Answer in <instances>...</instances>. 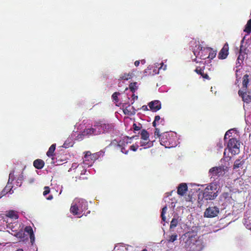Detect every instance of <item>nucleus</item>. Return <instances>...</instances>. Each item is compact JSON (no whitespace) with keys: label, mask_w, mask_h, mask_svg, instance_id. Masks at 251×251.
<instances>
[{"label":"nucleus","mask_w":251,"mask_h":251,"mask_svg":"<svg viewBox=\"0 0 251 251\" xmlns=\"http://www.w3.org/2000/svg\"><path fill=\"white\" fill-rule=\"evenodd\" d=\"M217 196V193L212 192V187H206L203 193V197L206 200H213Z\"/></svg>","instance_id":"nucleus-9"},{"label":"nucleus","mask_w":251,"mask_h":251,"mask_svg":"<svg viewBox=\"0 0 251 251\" xmlns=\"http://www.w3.org/2000/svg\"><path fill=\"white\" fill-rule=\"evenodd\" d=\"M114 142L117 143V147L119 149H121L122 147H125L127 145V142L124 140H121L119 142H117L116 140H114L113 143H114Z\"/></svg>","instance_id":"nucleus-24"},{"label":"nucleus","mask_w":251,"mask_h":251,"mask_svg":"<svg viewBox=\"0 0 251 251\" xmlns=\"http://www.w3.org/2000/svg\"><path fill=\"white\" fill-rule=\"evenodd\" d=\"M24 179V175L22 173L19 176L17 177L16 180V185L19 186H21L22 183V181Z\"/></svg>","instance_id":"nucleus-28"},{"label":"nucleus","mask_w":251,"mask_h":251,"mask_svg":"<svg viewBox=\"0 0 251 251\" xmlns=\"http://www.w3.org/2000/svg\"><path fill=\"white\" fill-rule=\"evenodd\" d=\"M133 128L135 131H138L141 129V126L140 125H139V126H137L136 124L134 123L133 125Z\"/></svg>","instance_id":"nucleus-41"},{"label":"nucleus","mask_w":251,"mask_h":251,"mask_svg":"<svg viewBox=\"0 0 251 251\" xmlns=\"http://www.w3.org/2000/svg\"><path fill=\"white\" fill-rule=\"evenodd\" d=\"M217 89L216 88L215 86H212L211 88V91L212 92V93L214 94V95L215 96L217 95Z\"/></svg>","instance_id":"nucleus-44"},{"label":"nucleus","mask_w":251,"mask_h":251,"mask_svg":"<svg viewBox=\"0 0 251 251\" xmlns=\"http://www.w3.org/2000/svg\"><path fill=\"white\" fill-rule=\"evenodd\" d=\"M53 199V196L52 195H50L48 198H47V199L48 200H51Z\"/></svg>","instance_id":"nucleus-51"},{"label":"nucleus","mask_w":251,"mask_h":251,"mask_svg":"<svg viewBox=\"0 0 251 251\" xmlns=\"http://www.w3.org/2000/svg\"><path fill=\"white\" fill-rule=\"evenodd\" d=\"M176 137L174 136L173 133L164 132L162 133L160 137V143L166 148H171L176 145Z\"/></svg>","instance_id":"nucleus-4"},{"label":"nucleus","mask_w":251,"mask_h":251,"mask_svg":"<svg viewBox=\"0 0 251 251\" xmlns=\"http://www.w3.org/2000/svg\"><path fill=\"white\" fill-rule=\"evenodd\" d=\"M120 150L122 153H125L126 154H127V153L128 152V151L127 150H125V147H122L121 149H120Z\"/></svg>","instance_id":"nucleus-47"},{"label":"nucleus","mask_w":251,"mask_h":251,"mask_svg":"<svg viewBox=\"0 0 251 251\" xmlns=\"http://www.w3.org/2000/svg\"><path fill=\"white\" fill-rule=\"evenodd\" d=\"M209 173L213 176H216L218 173V167H213L209 170Z\"/></svg>","instance_id":"nucleus-29"},{"label":"nucleus","mask_w":251,"mask_h":251,"mask_svg":"<svg viewBox=\"0 0 251 251\" xmlns=\"http://www.w3.org/2000/svg\"><path fill=\"white\" fill-rule=\"evenodd\" d=\"M194 61L196 62L197 65H196V69L194 70L197 74L201 75L204 79H210L207 72L205 71V63L204 61H199L198 59L195 58Z\"/></svg>","instance_id":"nucleus-5"},{"label":"nucleus","mask_w":251,"mask_h":251,"mask_svg":"<svg viewBox=\"0 0 251 251\" xmlns=\"http://www.w3.org/2000/svg\"><path fill=\"white\" fill-rule=\"evenodd\" d=\"M193 52L196 59L205 60L206 58L213 59L216 55V51L207 47H203L200 43L197 44L193 49Z\"/></svg>","instance_id":"nucleus-1"},{"label":"nucleus","mask_w":251,"mask_h":251,"mask_svg":"<svg viewBox=\"0 0 251 251\" xmlns=\"http://www.w3.org/2000/svg\"><path fill=\"white\" fill-rule=\"evenodd\" d=\"M44 191L43 192V195L46 196L47 195L50 193V188L48 186H45L44 188Z\"/></svg>","instance_id":"nucleus-40"},{"label":"nucleus","mask_w":251,"mask_h":251,"mask_svg":"<svg viewBox=\"0 0 251 251\" xmlns=\"http://www.w3.org/2000/svg\"><path fill=\"white\" fill-rule=\"evenodd\" d=\"M72 143L70 141V139H68L64 142L62 147L64 148H68L70 147H72Z\"/></svg>","instance_id":"nucleus-31"},{"label":"nucleus","mask_w":251,"mask_h":251,"mask_svg":"<svg viewBox=\"0 0 251 251\" xmlns=\"http://www.w3.org/2000/svg\"><path fill=\"white\" fill-rule=\"evenodd\" d=\"M5 216L14 220H17L19 218L17 212L13 210L7 211L5 214Z\"/></svg>","instance_id":"nucleus-18"},{"label":"nucleus","mask_w":251,"mask_h":251,"mask_svg":"<svg viewBox=\"0 0 251 251\" xmlns=\"http://www.w3.org/2000/svg\"><path fill=\"white\" fill-rule=\"evenodd\" d=\"M141 109L143 110V111H147L148 110V107L147 105H144L143 106H142V107H141Z\"/></svg>","instance_id":"nucleus-49"},{"label":"nucleus","mask_w":251,"mask_h":251,"mask_svg":"<svg viewBox=\"0 0 251 251\" xmlns=\"http://www.w3.org/2000/svg\"><path fill=\"white\" fill-rule=\"evenodd\" d=\"M188 190V187L186 183H180L178 187L177 193L179 195L183 196Z\"/></svg>","instance_id":"nucleus-12"},{"label":"nucleus","mask_w":251,"mask_h":251,"mask_svg":"<svg viewBox=\"0 0 251 251\" xmlns=\"http://www.w3.org/2000/svg\"><path fill=\"white\" fill-rule=\"evenodd\" d=\"M25 231L29 234L33 233V229L30 226H26L25 229Z\"/></svg>","instance_id":"nucleus-39"},{"label":"nucleus","mask_w":251,"mask_h":251,"mask_svg":"<svg viewBox=\"0 0 251 251\" xmlns=\"http://www.w3.org/2000/svg\"><path fill=\"white\" fill-rule=\"evenodd\" d=\"M178 225V219L173 218L171 222L170 230L176 227Z\"/></svg>","instance_id":"nucleus-26"},{"label":"nucleus","mask_w":251,"mask_h":251,"mask_svg":"<svg viewBox=\"0 0 251 251\" xmlns=\"http://www.w3.org/2000/svg\"><path fill=\"white\" fill-rule=\"evenodd\" d=\"M136 82L131 83L129 85V88L132 92H134L137 89Z\"/></svg>","instance_id":"nucleus-32"},{"label":"nucleus","mask_w":251,"mask_h":251,"mask_svg":"<svg viewBox=\"0 0 251 251\" xmlns=\"http://www.w3.org/2000/svg\"><path fill=\"white\" fill-rule=\"evenodd\" d=\"M136 99H137V96H136V97H134V99H136Z\"/></svg>","instance_id":"nucleus-58"},{"label":"nucleus","mask_w":251,"mask_h":251,"mask_svg":"<svg viewBox=\"0 0 251 251\" xmlns=\"http://www.w3.org/2000/svg\"><path fill=\"white\" fill-rule=\"evenodd\" d=\"M142 251H148L147 249H143Z\"/></svg>","instance_id":"nucleus-56"},{"label":"nucleus","mask_w":251,"mask_h":251,"mask_svg":"<svg viewBox=\"0 0 251 251\" xmlns=\"http://www.w3.org/2000/svg\"><path fill=\"white\" fill-rule=\"evenodd\" d=\"M94 126L96 127V131L98 132V135L100 134L101 133L107 132L109 129V125L102 123L101 122H96L94 125Z\"/></svg>","instance_id":"nucleus-8"},{"label":"nucleus","mask_w":251,"mask_h":251,"mask_svg":"<svg viewBox=\"0 0 251 251\" xmlns=\"http://www.w3.org/2000/svg\"><path fill=\"white\" fill-rule=\"evenodd\" d=\"M14 179V171L11 172L9 175V179L8 182L11 183Z\"/></svg>","instance_id":"nucleus-38"},{"label":"nucleus","mask_w":251,"mask_h":251,"mask_svg":"<svg viewBox=\"0 0 251 251\" xmlns=\"http://www.w3.org/2000/svg\"><path fill=\"white\" fill-rule=\"evenodd\" d=\"M83 166H80V165H78L77 167H76V169H80L81 167H82Z\"/></svg>","instance_id":"nucleus-53"},{"label":"nucleus","mask_w":251,"mask_h":251,"mask_svg":"<svg viewBox=\"0 0 251 251\" xmlns=\"http://www.w3.org/2000/svg\"><path fill=\"white\" fill-rule=\"evenodd\" d=\"M229 46L228 44L226 43L222 50H221V59H226L229 54Z\"/></svg>","instance_id":"nucleus-11"},{"label":"nucleus","mask_w":251,"mask_h":251,"mask_svg":"<svg viewBox=\"0 0 251 251\" xmlns=\"http://www.w3.org/2000/svg\"><path fill=\"white\" fill-rule=\"evenodd\" d=\"M154 141V140L151 141L149 139L148 140H142L140 142V146L144 147V149L151 148L153 146Z\"/></svg>","instance_id":"nucleus-15"},{"label":"nucleus","mask_w":251,"mask_h":251,"mask_svg":"<svg viewBox=\"0 0 251 251\" xmlns=\"http://www.w3.org/2000/svg\"><path fill=\"white\" fill-rule=\"evenodd\" d=\"M225 142L227 144L226 148L224 152V157L225 159H230L231 157L229 155V153H231L233 155L239 153L241 142L239 139L234 137H232V138H229L226 140V142Z\"/></svg>","instance_id":"nucleus-2"},{"label":"nucleus","mask_w":251,"mask_h":251,"mask_svg":"<svg viewBox=\"0 0 251 251\" xmlns=\"http://www.w3.org/2000/svg\"><path fill=\"white\" fill-rule=\"evenodd\" d=\"M218 57L220 58V53L218 54Z\"/></svg>","instance_id":"nucleus-57"},{"label":"nucleus","mask_w":251,"mask_h":251,"mask_svg":"<svg viewBox=\"0 0 251 251\" xmlns=\"http://www.w3.org/2000/svg\"><path fill=\"white\" fill-rule=\"evenodd\" d=\"M87 209L88 204L86 201L75 199L71 205L70 212L74 215H78L82 214Z\"/></svg>","instance_id":"nucleus-3"},{"label":"nucleus","mask_w":251,"mask_h":251,"mask_svg":"<svg viewBox=\"0 0 251 251\" xmlns=\"http://www.w3.org/2000/svg\"><path fill=\"white\" fill-rule=\"evenodd\" d=\"M120 94L119 92H115L113 94L112 96V98L114 101H115V102H118L119 101V99L118 98V96Z\"/></svg>","instance_id":"nucleus-36"},{"label":"nucleus","mask_w":251,"mask_h":251,"mask_svg":"<svg viewBox=\"0 0 251 251\" xmlns=\"http://www.w3.org/2000/svg\"><path fill=\"white\" fill-rule=\"evenodd\" d=\"M140 64V61L137 60L134 62V65L136 67H138Z\"/></svg>","instance_id":"nucleus-50"},{"label":"nucleus","mask_w":251,"mask_h":251,"mask_svg":"<svg viewBox=\"0 0 251 251\" xmlns=\"http://www.w3.org/2000/svg\"><path fill=\"white\" fill-rule=\"evenodd\" d=\"M150 109L154 112H156L161 109V105L159 101L154 100L150 102L148 104Z\"/></svg>","instance_id":"nucleus-10"},{"label":"nucleus","mask_w":251,"mask_h":251,"mask_svg":"<svg viewBox=\"0 0 251 251\" xmlns=\"http://www.w3.org/2000/svg\"><path fill=\"white\" fill-rule=\"evenodd\" d=\"M16 251H24L22 249H19L16 250Z\"/></svg>","instance_id":"nucleus-54"},{"label":"nucleus","mask_w":251,"mask_h":251,"mask_svg":"<svg viewBox=\"0 0 251 251\" xmlns=\"http://www.w3.org/2000/svg\"><path fill=\"white\" fill-rule=\"evenodd\" d=\"M247 91H244L243 90H240L238 91V94L242 98L244 101L249 103L251 100V97L247 94Z\"/></svg>","instance_id":"nucleus-13"},{"label":"nucleus","mask_w":251,"mask_h":251,"mask_svg":"<svg viewBox=\"0 0 251 251\" xmlns=\"http://www.w3.org/2000/svg\"><path fill=\"white\" fill-rule=\"evenodd\" d=\"M141 63L142 64H144L145 63V60H142L141 61Z\"/></svg>","instance_id":"nucleus-52"},{"label":"nucleus","mask_w":251,"mask_h":251,"mask_svg":"<svg viewBox=\"0 0 251 251\" xmlns=\"http://www.w3.org/2000/svg\"><path fill=\"white\" fill-rule=\"evenodd\" d=\"M114 143H115V144H116L117 143L116 142V143L114 142Z\"/></svg>","instance_id":"nucleus-60"},{"label":"nucleus","mask_w":251,"mask_h":251,"mask_svg":"<svg viewBox=\"0 0 251 251\" xmlns=\"http://www.w3.org/2000/svg\"><path fill=\"white\" fill-rule=\"evenodd\" d=\"M96 127H94L93 126V127H91L90 128H86L84 129L82 134L83 135H98V132L96 131Z\"/></svg>","instance_id":"nucleus-14"},{"label":"nucleus","mask_w":251,"mask_h":251,"mask_svg":"<svg viewBox=\"0 0 251 251\" xmlns=\"http://www.w3.org/2000/svg\"><path fill=\"white\" fill-rule=\"evenodd\" d=\"M245 162V159H236L234 163L233 169L234 170H236L239 168H242L243 165L244 164Z\"/></svg>","instance_id":"nucleus-19"},{"label":"nucleus","mask_w":251,"mask_h":251,"mask_svg":"<svg viewBox=\"0 0 251 251\" xmlns=\"http://www.w3.org/2000/svg\"><path fill=\"white\" fill-rule=\"evenodd\" d=\"M99 156L98 153H92L90 151H86L83 158V164L84 167L91 166Z\"/></svg>","instance_id":"nucleus-6"},{"label":"nucleus","mask_w":251,"mask_h":251,"mask_svg":"<svg viewBox=\"0 0 251 251\" xmlns=\"http://www.w3.org/2000/svg\"><path fill=\"white\" fill-rule=\"evenodd\" d=\"M138 147L139 146L137 144L133 145L130 147V149L133 151H136L137 150Z\"/></svg>","instance_id":"nucleus-42"},{"label":"nucleus","mask_w":251,"mask_h":251,"mask_svg":"<svg viewBox=\"0 0 251 251\" xmlns=\"http://www.w3.org/2000/svg\"><path fill=\"white\" fill-rule=\"evenodd\" d=\"M242 47V45L240 47V54L239 55L237 60L239 61V60H241L242 61L244 59L243 55H241V48Z\"/></svg>","instance_id":"nucleus-43"},{"label":"nucleus","mask_w":251,"mask_h":251,"mask_svg":"<svg viewBox=\"0 0 251 251\" xmlns=\"http://www.w3.org/2000/svg\"><path fill=\"white\" fill-rule=\"evenodd\" d=\"M236 130L234 129H230L227 130L224 136V141L226 142V140H228L229 138H232V137H234L232 135L233 133L235 134Z\"/></svg>","instance_id":"nucleus-20"},{"label":"nucleus","mask_w":251,"mask_h":251,"mask_svg":"<svg viewBox=\"0 0 251 251\" xmlns=\"http://www.w3.org/2000/svg\"><path fill=\"white\" fill-rule=\"evenodd\" d=\"M7 193V191H5V190H3L1 192H0V195L2 197L3 196L5 195Z\"/></svg>","instance_id":"nucleus-48"},{"label":"nucleus","mask_w":251,"mask_h":251,"mask_svg":"<svg viewBox=\"0 0 251 251\" xmlns=\"http://www.w3.org/2000/svg\"><path fill=\"white\" fill-rule=\"evenodd\" d=\"M12 188V183L8 182L6 186L5 187L3 190H5L6 192L7 191V193H10Z\"/></svg>","instance_id":"nucleus-33"},{"label":"nucleus","mask_w":251,"mask_h":251,"mask_svg":"<svg viewBox=\"0 0 251 251\" xmlns=\"http://www.w3.org/2000/svg\"><path fill=\"white\" fill-rule=\"evenodd\" d=\"M245 38V37H244L243 38V39L242 40V41H241V43H243L244 42V41Z\"/></svg>","instance_id":"nucleus-55"},{"label":"nucleus","mask_w":251,"mask_h":251,"mask_svg":"<svg viewBox=\"0 0 251 251\" xmlns=\"http://www.w3.org/2000/svg\"><path fill=\"white\" fill-rule=\"evenodd\" d=\"M219 212V208L217 207H209L206 208L204 216L207 218H213L217 216Z\"/></svg>","instance_id":"nucleus-7"},{"label":"nucleus","mask_w":251,"mask_h":251,"mask_svg":"<svg viewBox=\"0 0 251 251\" xmlns=\"http://www.w3.org/2000/svg\"><path fill=\"white\" fill-rule=\"evenodd\" d=\"M177 235L176 233H174L171 235H169L167 238V240L168 242H174L177 239Z\"/></svg>","instance_id":"nucleus-27"},{"label":"nucleus","mask_w":251,"mask_h":251,"mask_svg":"<svg viewBox=\"0 0 251 251\" xmlns=\"http://www.w3.org/2000/svg\"><path fill=\"white\" fill-rule=\"evenodd\" d=\"M56 148V144H53L51 145V146L49 148L48 151L47 152V155L49 157H52L54 155V151Z\"/></svg>","instance_id":"nucleus-21"},{"label":"nucleus","mask_w":251,"mask_h":251,"mask_svg":"<svg viewBox=\"0 0 251 251\" xmlns=\"http://www.w3.org/2000/svg\"><path fill=\"white\" fill-rule=\"evenodd\" d=\"M244 31L250 34L251 32V19H250L245 25V28L244 29Z\"/></svg>","instance_id":"nucleus-25"},{"label":"nucleus","mask_w":251,"mask_h":251,"mask_svg":"<svg viewBox=\"0 0 251 251\" xmlns=\"http://www.w3.org/2000/svg\"><path fill=\"white\" fill-rule=\"evenodd\" d=\"M45 165L44 161L40 159H37L34 161L33 166L37 169H42Z\"/></svg>","instance_id":"nucleus-17"},{"label":"nucleus","mask_w":251,"mask_h":251,"mask_svg":"<svg viewBox=\"0 0 251 251\" xmlns=\"http://www.w3.org/2000/svg\"><path fill=\"white\" fill-rule=\"evenodd\" d=\"M160 65H161V66L159 68V70L162 69L163 70H165L166 69V68H167V65H164L163 64V63H161Z\"/></svg>","instance_id":"nucleus-45"},{"label":"nucleus","mask_w":251,"mask_h":251,"mask_svg":"<svg viewBox=\"0 0 251 251\" xmlns=\"http://www.w3.org/2000/svg\"><path fill=\"white\" fill-rule=\"evenodd\" d=\"M136 99H137V96H136V97H134V99H136Z\"/></svg>","instance_id":"nucleus-59"},{"label":"nucleus","mask_w":251,"mask_h":251,"mask_svg":"<svg viewBox=\"0 0 251 251\" xmlns=\"http://www.w3.org/2000/svg\"><path fill=\"white\" fill-rule=\"evenodd\" d=\"M249 83V75L246 74L243 77L242 89L247 91Z\"/></svg>","instance_id":"nucleus-16"},{"label":"nucleus","mask_w":251,"mask_h":251,"mask_svg":"<svg viewBox=\"0 0 251 251\" xmlns=\"http://www.w3.org/2000/svg\"><path fill=\"white\" fill-rule=\"evenodd\" d=\"M140 135L141 140H148L149 139V133L145 129H143L141 131Z\"/></svg>","instance_id":"nucleus-22"},{"label":"nucleus","mask_w":251,"mask_h":251,"mask_svg":"<svg viewBox=\"0 0 251 251\" xmlns=\"http://www.w3.org/2000/svg\"><path fill=\"white\" fill-rule=\"evenodd\" d=\"M167 210V207L166 206H164L162 209L161 217L162 221H163L164 222H165L166 220V217L165 216V214L166 213Z\"/></svg>","instance_id":"nucleus-30"},{"label":"nucleus","mask_w":251,"mask_h":251,"mask_svg":"<svg viewBox=\"0 0 251 251\" xmlns=\"http://www.w3.org/2000/svg\"><path fill=\"white\" fill-rule=\"evenodd\" d=\"M4 221H6V223H7L6 226L7 228L11 229V230L12 231H16V230L15 229V227L13 226V225L11 223H8V221H6L5 220H4Z\"/></svg>","instance_id":"nucleus-34"},{"label":"nucleus","mask_w":251,"mask_h":251,"mask_svg":"<svg viewBox=\"0 0 251 251\" xmlns=\"http://www.w3.org/2000/svg\"><path fill=\"white\" fill-rule=\"evenodd\" d=\"M160 121V123L163 125L164 120L163 119H161L159 115H157L155 116L154 120L152 123V126L153 127H156L157 125L159 124V122Z\"/></svg>","instance_id":"nucleus-23"},{"label":"nucleus","mask_w":251,"mask_h":251,"mask_svg":"<svg viewBox=\"0 0 251 251\" xmlns=\"http://www.w3.org/2000/svg\"><path fill=\"white\" fill-rule=\"evenodd\" d=\"M29 237H30V241H31V243L33 244V242H34V240H35L34 233L29 234Z\"/></svg>","instance_id":"nucleus-46"},{"label":"nucleus","mask_w":251,"mask_h":251,"mask_svg":"<svg viewBox=\"0 0 251 251\" xmlns=\"http://www.w3.org/2000/svg\"><path fill=\"white\" fill-rule=\"evenodd\" d=\"M162 135V134L160 133V130L158 128H155L154 131V136L155 138H159L160 139V137H161V136Z\"/></svg>","instance_id":"nucleus-37"},{"label":"nucleus","mask_w":251,"mask_h":251,"mask_svg":"<svg viewBox=\"0 0 251 251\" xmlns=\"http://www.w3.org/2000/svg\"><path fill=\"white\" fill-rule=\"evenodd\" d=\"M132 77L130 73L128 74H125L120 78L123 80H128L131 78Z\"/></svg>","instance_id":"nucleus-35"}]
</instances>
